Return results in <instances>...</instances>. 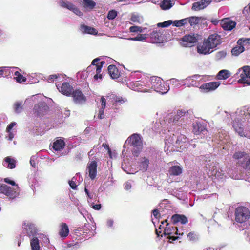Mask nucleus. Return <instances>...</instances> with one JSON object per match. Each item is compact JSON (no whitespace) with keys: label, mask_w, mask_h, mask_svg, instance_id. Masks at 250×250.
<instances>
[{"label":"nucleus","mask_w":250,"mask_h":250,"mask_svg":"<svg viewBox=\"0 0 250 250\" xmlns=\"http://www.w3.org/2000/svg\"><path fill=\"white\" fill-rule=\"evenodd\" d=\"M104 63H105V62L104 61H101L100 62V65H96V66L93 67L94 69H96V73L99 74L101 72V69H102V67Z\"/></svg>","instance_id":"obj_60"},{"label":"nucleus","mask_w":250,"mask_h":250,"mask_svg":"<svg viewBox=\"0 0 250 250\" xmlns=\"http://www.w3.org/2000/svg\"><path fill=\"white\" fill-rule=\"evenodd\" d=\"M14 111L17 113L21 112L22 110V103L21 102H16L14 105Z\"/></svg>","instance_id":"obj_51"},{"label":"nucleus","mask_w":250,"mask_h":250,"mask_svg":"<svg viewBox=\"0 0 250 250\" xmlns=\"http://www.w3.org/2000/svg\"><path fill=\"white\" fill-rule=\"evenodd\" d=\"M30 244L31 250H40L39 240L36 237L31 238Z\"/></svg>","instance_id":"obj_39"},{"label":"nucleus","mask_w":250,"mask_h":250,"mask_svg":"<svg viewBox=\"0 0 250 250\" xmlns=\"http://www.w3.org/2000/svg\"><path fill=\"white\" fill-rule=\"evenodd\" d=\"M108 71L109 75L112 79H117L120 76V73L117 68L114 65H110L108 66Z\"/></svg>","instance_id":"obj_33"},{"label":"nucleus","mask_w":250,"mask_h":250,"mask_svg":"<svg viewBox=\"0 0 250 250\" xmlns=\"http://www.w3.org/2000/svg\"><path fill=\"white\" fill-rule=\"evenodd\" d=\"M221 25L225 30H231L236 26V22L229 18L224 19L221 21Z\"/></svg>","instance_id":"obj_26"},{"label":"nucleus","mask_w":250,"mask_h":250,"mask_svg":"<svg viewBox=\"0 0 250 250\" xmlns=\"http://www.w3.org/2000/svg\"><path fill=\"white\" fill-rule=\"evenodd\" d=\"M148 78H144L142 80H137L135 82H132L130 83L131 88L137 91H140L142 92H149V89H148Z\"/></svg>","instance_id":"obj_8"},{"label":"nucleus","mask_w":250,"mask_h":250,"mask_svg":"<svg viewBox=\"0 0 250 250\" xmlns=\"http://www.w3.org/2000/svg\"><path fill=\"white\" fill-rule=\"evenodd\" d=\"M71 95L75 103L78 104H84L86 100L85 96L83 94L81 90L76 89L72 92Z\"/></svg>","instance_id":"obj_19"},{"label":"nucleus","mask_w":250,"mask_h":250,"mask_svg":"<svg viewBox=\"0 0 250 250\" xmlns=\"http://www.w3.org/2000/svg\"><path fill=\"white\" fill-rule=\"evenodd\" d=\"M125 143L130 145L132 154L138 156L143 148V143L140 135L133 134L128 138Z\"/></svg>","instance_id":"obj_6"},{"label":"nucleus","mask_w":250,"mask_h":250,"mask_svg":"<svg viewBox=\"0 0 250 250\" xmlns=\"http://www.w3.org/2000/svg\"><path fill=\"white\" fill-rule=\"evenodd\" d=\"M146 38V34H138L136 37L129 38L127 39L130 41H143Z\"/></svg>","instance_id":"obj_49"},{"label":"nucleus","mask_w":250,"mask_h":250,"mask_svg":"<svg viewBox=\"0 0 250 250\" xmlns=\"http://www.w3.org/2000/svg\"><path fill=\"white\" fill-rule=\"evenodd\" d=\"M188 112L185 110H178L167 115L165 121L167 125L170 124L172 126V128H170L171 130L180 127L185 128L188 123Z\"/></svg>","instance_id":"obj_2"},{"label":"nucleus","mask_w":250,"mask_h":250,"mask_svg":"<svg viewBox=\"0 0 250 250\" xmlns=\"http://www.w3.org/2000/svg\"><path fill=\"white\" fill-rule=\"evenodd\" d=\"M164 223H166L167 227L164 229V235H168L167 239H169L170 242H172V241H175L179 238L178 236H174L172 235L173 234L179 235H182L183 234V233H179V231L177 227L168 226V224L167 221L162 222L163 225H164Z\"/></svg>","instance_id":"obj_9"},{"label":"nucleus","mask_w":250,"mask_h":250,"mask_svg":"<svg viewBox=\"0 0 250 250\" xmlns=\"http://www.w3.org/2000/svg\"><path fill=\"white\" fill-rule=\"evenodd\" d=\"M78 178L79 181H82L83 180L79 173H77L76 175L72 178L71 180L69 181V184L70 187L73 189H76L77 187V185L75 181H74V180H78Z\"/></svg>","instance_id":"obj_41"},{"label":"nucleus","mask_w":250,"mask_h":250,"mask_svg":"<svg viewBox=\"0 0 250 250\" xmlns=\"http://www.w3.org/2000/svg\"><path fill=\"white\" fill-rule=\"evenodd\" d=\"M22 233L29 237H35L37 229L35 224L29 221H25L22 224Z\"/></svg>","instance_id":"obj_10"},{"label":"nucleus","mask_w":250,"mask_h":250,"mask_svg":"<svg viewBox=\"0 0 250 250\" xmlns=\"http://www.w3.org/2000/svg\"><path fill=\"white\" fill-rule=\"evenodd\" d=\"M150 37L156 42H161L164 41L162 34L160 31H153L150 33Z\"/></svg>","instance_id":"obj_35"},{"label":"nucleus","mask_w":250,"mask_h":250,"mask_svg":"<svg viewBox=\"0 0 250 250\" xmlns=\"http://www.w3.org/2000/svg\"><path fill=\"white\" fill-rule=\"evenodd\" d=\"M220 82H211L202 84L199 90L202 93H208L216 90L220 85Z\"/></svg>","instance_id":"obj_15"},{"label":"nucleus","mask_w":250,"mask_h":250,"mask_svg":"<svg viewBox=\"0 0 250 250\" xmlns=\"http://www.w3.org/2000/svg\"><path fill=\"white\" fill-rule=\"evenodd\" d=\"M244 50V46L238 44L237 46L234 47L232 49L231 53L233 55L238 56L241 53H242Z\"/></svg>","instance_id":"obj_42"},{"label":"nucleus","mask_w":250,"mask_h":250,"mask_svg":"<svg viewBox=\"0 0 250 250\" xmlns=\"http://www.w3.org/2000/svg\"><path fill=\"white\" fill-rule=\"evenodd\" d=\"M231 74L229 71L226 69H223L219 71L216 78L217 80H226L230 77L231 76Z\"/></svg>","instance_id":"obj_34"},{"label":"nucleus","mask_w":250,"mask_h":250,"mask_svg":"<svg viewBox=\"0 0 250 250\" xmlns=\"http://www.w3.org/2000/svg\"><path fill=\"white\" fill-rule=\"evenodd\" d=\"M16 161L15 159L10 157H6L5 158L3 165L8 168L13 169L16 167Z\"/></svg>","instance_id":"obj_30"},{"label":"nucleus","mask_w":250,"mask_h":250,"mask_svg":"<svg viewBox=\"0 0 250 250\" xmlns=\"http://www.w3.org/2000/svg\"><path fill=\"white\" fill-rule=\"evenodd\" d=\"M172 6L170 0H164L160 4V7L163 10H168Z\"/></svg>","instance_id":"obj_43"},{"label":"nucleus","mask_w":250,"mask_h":250,"mask_svg":"<svg viewBox=\"0 0 250 250\" xmlns=\"http://www.w3.org/2000/svg\"><path fill=\"white\" fill-rule=\"evenodd\" d=\"M91 69H92L91 66H89V67H87L86 70L83 71L81 73H80V72L78 73L77 74V76L81 77L83 79H85L88 77Z\"/></svg>","instance_id":"obj_46"},{"label":"nucleus","mask_w":250,"mask_h":250,"mask_svg":"<svg viewBox=\"0 0 250 250\" xmlns=\"http://www.w3.org/2000/svg\"><path fill=\"white\" fill-rule=\"evenodd\" d=\"M250 218L249 209L244 206H239L235 210V220L237 223H245Z\"/></svg>","instance_id":"obj_7"},{"label":"nucleus","mask_w":250,"mask_h":250,"mask_svg":"<svg viewBox=\"0 0 250 250\" xmlns=\"http://www.w3.org/2000/svg\"><path fill=\"white\" fill-rule=\"evenodd\" d=\"M171 220L174 224L180 223L181 224H186L188 220L187 218L184 215L176 214L172 216Z\"/></svg>","instance_id":"obj_28"},{"label":"nucleus","mask_w":250,"mask_h":250,"mask_svg":"<svg viewBox=\"0 0 250 250\" xmlns=\"http://www.w3.org/2000/svg\"><path fill=\"white\" fill-rule=\"evenodd\" d=\"M130 164L129 161L124 160L122 164V168L123 170L127 174H134L136 171L132 168L130 167Z\"/></svg>","instance_id":"obj_37"},{"label":"nucleus","mask_w":250,"mask_h":250,"mask_svg":"<svg viewBox=\"0 0 250 250\" xmlns=\"http://www.w3.org/2000/svg\"><path fill=\"white\" fill-rule=\"evenodd\" d=\"M48 110V106L44 102H39L35 105L33 109L34 113L38 116H42L45 115Z\"/></svg>","instance_id":"obj_18"},{"label":"nucleus","mask_w":250,"mask_h":250,"mask_svg":"<svg viewBox=\"0 0 250 250\" xmlns=\"http://www.w3.org/2000/svg\"><path fill=\"white\" fill-rule=\"evenodd\" d=\"M90 206L94 209L99 210L101 208V205L100 204H94L93 202L89 204Z\"/></svg>","instance_id":"obj_64"},{"label":"nucleus","mask_w":250,"mask_h":250,"mask_svg":"<svg viewBox=\"0 0 250 250\" xmlns=\"http://www.w3.org/2000/svg\"><path fill=\"white\" fill-rule=\"evenodd\" d=\"M173 21L172 20L166 21L163 22L158 23L157 26L159 27H167L172 24Z\"/></svg>","instance_id":"obj_54"},{"label":"nucleus","mask_w":250,"mask_h":250,"mask_svg":"<svg viewBox=\"0 0 250 250\" xmlns=\"http://www.w3.org/2000/svg\"><path fill=\"white\" fill-rule=\"evenodd\" d=\"M227 55V53L225 51H220L218 52L216 54V59L218 60L224 59Z\"/></svg>","instance_id":"obj_56"},{"label":"nucleus","mask_w":250,"mask_h":250,"mask_svg":"<svg viewBox=\"0 0 250 250\" xmlns=\"http://www.w3.org/2000/svg\"><path fill=\"white\" fill-rule=\"evenodd\" d=\"M236 75H239L240 77L238 80L239 83L250 85V81L249 80L250 79V66H245L239 69Z\"/></svg>","instance_id":"obj_11"},{"label":"nucleus","mask_w":250,"mask_h":250,"mask_svg":"<svg viewBox=\"0 0 250 250\" xmlns=\"http://www.w3.org/2000/svg\"><path fill=\"white\" fill-rule=\"evenodd\" d=\"M172 134V136L165 139V151L168 154L175 151V147H180L187 146V137L183 134L178 132L180 128Z\"/></svg>","instance_id":"obj_3"},{"label":"nucleus","mask_w":250,"mask_h":250,"mask_svg":"<svg viewBox=\"0 0 250 250\" xmlns=\"http://www.w3.org/2000/svg\"><path fill=\"white\" fill-rule=\"evenodd\" d=\"M97 163L95 161H89L87 166L88 176L91 180L95 178L97 175Z\"/></svg>","instance_id":"obj_21"},{"label":"nucleus","mask_w":250,"mask_h":250,"mask_svg":"<svg viewBox=\"0 0 250 250\" xmlns=\"http://www.w3.org/2000/svg\"><path fill=\"white\" fill-rule=\"evenodd\" d=\"M11 68L1 67H0V77L8 75L7 72L10 73ZM12 69H17L16 67H12Z\"/></svg>","instance_id":"obj_47"},{"label":"nucleus","mask_w":250,"mask_h":250,"mask_svg":"<svg viewBox=\"0 0 250 250\" xmlns=\"http://www.w3.org/2000/svg\"><path fill=\"white\" fill-rule=\"evenodd\" d=\"M117 15V13L115 10H111L108 12L107 18L109 20L114 19Z\"/></svg>","instance_id":"obj_59"},{"label":"nucleus","mask_w":250,"mask_h":250,"mask_svg":"<svg viewBox=\"0 0 250 250\" xmlns=\"http://www.w3.org/2000/svg\"><path fill=\"white\" fill-rule=\"evenodd\" d=\"M198 41V36L195 35H186L184 36L181 42L185 47H191Z\"/></svg>","instance_id":"obj_16"},{"label":"nucleus","mask_w":250,"mask_h":250,"mask_svg":"<svg viewBox=\"0 0 250 250\" xmlns=\"http://www.w3.org/2000/svg\"><path fill=\"white\" fill-rule=\"evenodd\" d=\"M204 77L203 75L195 74L187 77L182 81L184 82V85H186L188 87H198L196 80L200 79L201 80Z\"/></svg>","instance_id":"obj_17"},{"label":"nucleus","mask_w":250,"mask_h":250,"mask_svg":"<svg viewBox=\"0 0 250 250\" xmlns=\"http://www.w3.org/2000/svg\"><path fill=\"white\" fill-rule=\"evenodd\" d=\"M193 132L196 135H207L208 130L204 124L198 122L193 125Z\"/></svg>","instance_id":"obj_22"},{"label":"nucleus","mask_w":250,"mask_h":250,"mask_svg":"<svg viewBox=\"0 0 250 250\" xmlns=\"http://www.w3.org/2000/svg\"><path fill=\"white\" fill-rule=\"evenodd\" d=\"M145 29L141 27L137 26H132L129 28V31L130 32H139L142 33L144 31Z\"/></svg>","instance_id":"obj_53"},{"label":"nucleus","mask_w":250,"mask_h":250,"mask_svg":"<svg viewBox=\"0 0 250 250\" xmlns=\"http://www.w3.org/2000/svg\"><path fill=\"white\" fill-rule=\"evenodd\" d=\"M111 98H113L116 103L123 104L126 101L125 99H122L121 97L115 96L114 95H111Z\"/></svg>","instance_id":"obj_58"},{"label":"nucleus","mask_w":250,"mask_h":250,"mask_svg":"<svg viewBox=\"0 0 250 250\" xmlns=\"http://www.w3.org/2000/svg\"><path fill=\"white\" fill-rule=\"evenodd\" d=\"M243 167L246 169H250V157L246 160L243 164Z\"/></svg>","instance_id":"obj_62"},{"label":"nucleus","mask_w":250,"mask_h":250,"mask_svg":"<svg viewBox=\"0 0 250 250\" xmlns=\"http://www.w3.org/2000/svg\"><path fill=\"white\" fill-rule=\"evenodd\" d=\"M59 76V74H58V75L54 74V75H50L49 78H48L47 81L49 83H52L54 82V81L55 80H56L58 78Z\"/></svg>","instance_id":"obj_63"},{"label":"nucleus","mask_w":250,"mask_h":250,"mask_svg":"<svg viewBox=\"0 0 250 250\" xmlns=\"http://www.w3.org/2000/svg\"><path fill=\"white\" fill-rule=\"evenodd\" d=\"M214 139L217 143L223 145L229 142V136L226 131L220 129L218 133L215 135Z\"/></svg>","instance_id":"obj_20"},{"label":"nucleus","mask_w":250,"mask_h":250,"mask_svg":"<svg viewBox=\"0 0 250 250\" xmlns=\"http://www.w3.org/2000/svg\"><path fill=\"white\" fill-rule=\"evenodd\" d=\"M182 167L180 166L175 165L170 167L167 173L168 176L167 182L170 183L173 182L175 180L174 178L182 174Z\"/></svg>","instance_id":"obj_13"},{"label":"nucleus","mask_w":250,"mask_h":250,"mask_svg":"<svg viewBox=\"0 0 250 250\" xmlns=\"http://www.w3.org/2000/svg\"><path fill=\"white\" fill-rule=\"evenodd\" d=\"M207 41L209 43V46L214 49L221 43V37L220 35L214 34L210 35Z\"/></svg>","instance_id":"obj_25"},{"label":"nucleus","mask_w":250,"mask_h":250,"mask_svg":"<svg viewBox=\"0 0 250 250\" xmlns=\"http://www.w3.org/2000/svg\"><path fill=\"white\" fill-rule=\"evenodd\" d=\"M69 232L68 226L66 223H62L61 225V229L59 231V234L62 238L66 237Z\"/></svg>","instance_id":"obj_36"},{"label":"nucleus","mask_w":250,"mask_h":250,"mask_svg":"<svg viewBox=\"0 0 250 250\" xmlns=\"http://www.w3.org/2000/svg\"><path fill=\"white\" fill-rule=\"evenodd\" d=\"M168 81L166 83L163 82L162 79L158 77L153 76L148 78V89L149 91L151 89L162 94L167 93L169 90Z\"/></svg>","instance_id":"obj_4"},{"label":"nucleus","mask_w":250,"mask_h":250,"mask_svg":"<svg viewBox=\"0 0 250 250\" xmlns=\"http://www.w3.org/2000/svg\"><path fill=\"white\" fill-rule=\"evenodd\" d=\"M211 2V0H202L200 1L196 2L193 3L192 9L195 11H198L206 8Z\"/></svg>","instance_id":"obj_27"},{"label":"nucleus","mask_w":250,"mask_h":250,"mask_svg":"<svg viewBox=\"0 0 250 250\" xmlns=\"http://www.w3.org/2000/svg\"><path fill=\"white\" fill-rule=\"evenodd\" d=\"M246 155H247L246 153L244 152L238 151V152H235L234 154L233 157L235 159H240V158L245 157V159H246V157H245V156Z\"/></svg>","instance_id":"obj_57"},{"label":"nucleus","mask_w":250,"mask_h":250,"mask_svg":"<svg viewBox=\"0 0 250 250\" xmlns=\"http://www.w3.org/2000/svg\"><path fill=\"white\" fill-rule=\"evenodd\" d=\"M56 86L59 91L63 94L67 96L71 95L73 88L69 83L64 82L61 86H59V85H56Z\"/></svg>","instance_id":"obj_23"},{"label":"nucleus","mask_w":250,"mask_h":250,"mask_svg":"<svg viewBox=\"0 0 250 250\" xmlns=\"http://www.w3.org/2000/svg\"><path fill=\"white\" fill-rule=\"evenodd\" d=\"M187 19L186 18L180 20H175L173 21V26L177 27H180L181 26L187 25Z\"/></svg>","instance_id":"obj_45"},{"label":"nucleus","mask_w":250,"mask_h":250,"mask_svg":"<svg viewBox=\"0 0 250 250\" xmlns=\"http://www.w3.org/2000/svg\"><path fill=\"white\" fill-rule=\"evenodd\" d=\"M205 157L208 158V160H205V167L210 172V176L223 180L226 176L224 175L223 171L219 167V164L216 161L211 160L210 157L212 158V157L209 155H208Z\"/></svg>","instance_id":"obj_5"},{"label":"nucleus","mask_w":250,"mask_h":250,"mask_svg":"<svg viewBox=\"0 0 250 250\" xmlns=\"http://www.w3.org/2000/svg\"><path fill=\"white\" fill-rule=\"evenodd\" d=\"M237 118L233 123V127L240 136L249 138L250 129H244L242 122H247L250 124V107L244 106L236 112Z\"/></svg>","instance_id":"obj_1"},{"label":"nucleus","mask_w":250,"mask_h":250,"mask_svg":"<svg viewBox=\"0 0 250 250\" xmlns=\"http://www.w3.org/2000/svg\"><path fill=\"white\" fill-rule=\"evenodd\" d=\"M4 181L9 184H10V185L15 187L14 188H11L12 190H13V191H14V189L16 188L17 186L18 187V185L17 184H16L15 182L14 181L10 180L9 178H5L4 179Z\"/></svg>","instance_id":"obj_61"},{"label":"nucleus","mask_w":250,"mask_h":250,"mask_svg":"<svg viewBox=\"0 0 250 250\" xmlns=\"http://www.w3.org/2000/svg\"><path fill=\"white\" fill-rule=\"evenodd\" d=\"M59 4L61 7L73 12L79 17H82L83 15L80 9L71 2L61 0Z\"/></svg>","instance_id":"obj_14"},{"label":"nucleus","mask_w":250,"mask_h":250,"mask_svg":"<svg viewBox=\"0 0 250 250\" xmlns=\"http://www.w3.org/2000/svg\"><path fill=\"white\" fill-rule=\"evenodd\" d=\"M14 75L15 76V79L16 80L17 82L21 83L22 82H25L26 78L24 77L18 71H15L14 72Z\"/></svg>","instance_id":"obj_50"},{"label":"nucleus","mask_w":250,"mask_h":250,"mask_svg":"<svg viewBox=\"0 0 250 250\" xmlns=\"http://www.w3.org/2000/svg\"><path fill=\"white\" fill-rule=\"evenodd\" d=\"M65 146V143L61 139L57 140L54 142L53 148L55 151H60L62 150Z\"/></svg>","instance_id":"obj_40"},{"label":"nucleus","mask_w":250,"mask_h":250,"mask_svg":"<svg viewBox=\"0 0 250 250\" xmlns=\"http://www.w3.org/2000/svg\"><path fill=\"white\" fill-rule=\"evenodd\" d=\"M81 4L87 11L92 10L96 5V2L92 0H82Z\"/></svg>","instance_id":"obj_31"},{"label":"nucleus","mask_w":250,"mask_h":250,"mask_svg":"<svg viewBox=\"0 0 250 250\" xmlns=\"http://www.w3.org/2000/svg\"><path fill=\"white\" fill-rule=\"evenodd\" d=\"M149 164V160L148 158L145 157L141 158L139 161L140 170L146 171L148 167Z\"/></svg>","instance_id":"obj_32"},{"label":"nucleus","mask_w":250,"mask_h":250,"mask_svg":"<svg viewBox=\"0 0 250 250\" xmlns=\"http://www.w3.org/2000/svg\"><path fill=\"white\" fill-rule=\"evenodd\" d=\"M0 193L6 195L10 199H14L19 195V188L16 187L12 190L11 188L4 184L0 183Z\"/></svg>","instance_id":"obj_12"},{"label":"nucleus","mask_w":250,"mask_h":250,"mask_svg":"<svg viewBox=\"0 0 250 250\" xmlns=\"http://www.w3.org/2000/svg\"><path fill=\"white\" fill-rule=\"evenodd\" d=\"M212 49V47L209 46V43L207 40L197 47L198 52L203 54L211 53L213 51Z\"/></svg>","instance_id":"obj_24"},{"label":"nucleus","mask_w":250,"mask_h":250,"mask_svg":"<svg viewBox=\"0 0 250 250\" xmlns=\"http://www.w3.org/2000/svg\"><path fill=\"white\" fill-rule=\"evenodd\" d=\"M237 43L238 45H241L244 46V48L248 47L250 44V38H241L238 40Z\"/></svg>","instance_id":"obj_44"},{"label":"nucleus","mask_w":250,"mask_h":250,"mask_svg":"<svg viewBox=\"0 0 250 250\" xmlns=\"http://www.w3.org/2000/svg\"><path fill=\"white\" fill-rule=\"evenodd\" d=\"M187 25L189 23L191 26L196 25L198 23L199 20L197 17H191L190 18H187Z\"/></svg>","instance_id":"obj_48"},{"label":"nucleus","mask_w":250,"mask_h":250,"mask_svg":"<svg viewBox=\"0 0 250 250\" xmlns=\"http://www.w3.org/2000/svg\"><path fill=\"white\" fill-rule=\"evenodd\" d=\"M80 30L83 34L96 35L98 33V31L94 28L84 24L81 25Z\"/></svg>","instance_id":"obj_29"},{"label":"nucleus","mask_w":250,"mask_h":250,"mask_svg":"<svg viewBox=\"0 0 250 250\" xmlns=\"http://www.w3.org/2000/svg\"><path fill=\"white\" fill-rule=\"evenodd\" d=\"M130 20L134 23L141 24L144 21L143 17L138 13H133L131 15Z\"/></svg>","instance_id":"obj_38"},{"label":"nucleus","mask_w":250,"mask_h":250,"mask_svg":"<svg viewBox=\"0 0 250 250\" xmlns=\"http://www.w3.org/2000/svg\"><path fill=\"white\" fill-rule=\"evenodd\" d=\"M169 81V84H171L174 87L179 86L181 84V81L175 78L171 79Z\"/></svg>","instance_id":"obj_55"},{"label":"nucleus","mask_w":250,"mask_h":250,"mask_svg":"<svg viewBox=\"0 0 250 250\" xmlns=\"http://www.w3.org/2000/svg\"><path fill=\"white\" fill-rule=\"evenodd\" d=\"M188 238L189 241H195L198 239L199 237L194 232H190L188 234Z\"/></svg>","instance_id":"obj_52"}]
</instances>
